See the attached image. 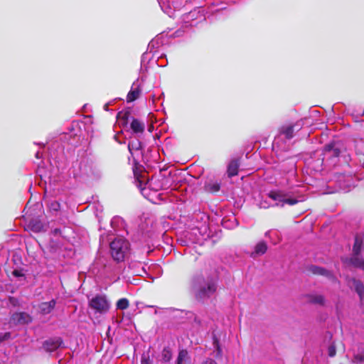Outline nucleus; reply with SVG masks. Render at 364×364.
<instances>
[{"label": "nucleus", "mask_w": 364, "mask_h": 364, "mask_svg": "<svg viewBox=\"0 0 364 364\" xmlns=\"http://www.w3.org/2000/svg\"><path fill=\"white\" fill-rule=\"evenodd\" d=\"M203 280H204L203 276L193 279V287L196 288L195 297L199 301L210 298L217 291V284L213 278L208 279L204 286L197 287Z\"/></svg>", "instance_id": "obj_1"}, {"label": "nucleus", "mask_w": 364, "mask_h": 364, "mask_svg": "<svg viewBox=\"0 0 364 364\" xmlns=\"http://www.w3.org/2000/svg\"><path fill=\"white\" fill-rule=\"evenodd\" d=\"M350 261L354 267L364 270V233L355 235Z\"/></svg>", "instance_id": "obj_2"}, {"label": "nucleus", "mask_w": 364, "mask_h": 364, "mask_svg": "<svg viewBox=\"0 0 364 364\" xmlns=\"http://www.w3.org/2000/svg\"><path fill=\"white\" fill-rule=\"evenodd\" d=\"M130 244L124 238H115L109 244L110 255L117 262L124 260L129 253Z\"/></svg>", "instance_id": "obj_3"}, {"label": "nucleus", "mask_w": 364, "mask_h": 364, "mask_svg": "<svg viewBox=\"0 0 364 364\" xmlns=\"http://www.w3.org/2000/svg\"><path fill=\"white\" fill-rule=\"evenodd\" d=\"M89 307L95 311V313H107L110 305L105 295L97 294L89 301Z\"/></svg>", "instance_id": "obj_4"}, {"label": "nucleus", "mask_w": 364, "mask_h": 364, "mask_svg": "<svg viewBox=\"0 0 364 364\" xmlns=\"http://www.w3.org/2000/svg\"><path fill=\"white\" fill-rule=\"evenodd\" d=\"M343 146L339 141H331L326 144L323 149V160L333 161L338 159L342 151Z\"/></svg>", "instance_id": "obj_5"}, {"label": "nucleus", "mask_w": 364, "mask_h": 364, "mask_svg": "<svg viewBox=\"0 0 364 364\" xmlns=\"http://www.w3.org/2000/svg\"><path fill=\"white\" fill-rule=\"evenodd\" d=\"M33 321V317L24 311L14 313L10 317V323L14 326L28 325Z\"/></svg>", "instance_id": "obj_6"}, {"label": "nucleus", "mask_w": 364, "mask_h": 364, "mask_svg": "<svg viewBox=\"0 0 364 364\" xmlns=\"http://www.w3.org/2000/svg\"><path fill=\"white\" fill-rule=\"evenodd\" d=\"M301 129V124L299 122L289 125H283L279 128V134L284 135L287 139H292L295 132H299Z\"/></svg>", "instance_id": "obj_7"}, {"label": "nucleus", "mask_w": 364, "mask_h": 364, "mask_svg": "<svg viewBox=\"0 0 364 364\" xmlns=\"http://www.w3.org/2000/svg\"><path fill=\"white\" fill-rule=\"evenodd\" d=\"M346 281L350 287H353L355 292L361 301L364 300V284L363 282L354 277H347Z\"/></svg>", "instance_id": "obj_8"}, {"label": "nucleus", "mask_w": 364, "mask_h": 364, "mask_svg": "<svg viewBox=\"0 0 364 364\" xmlns=\"http://www.w3.org/2000/svg\"><path fill=\"white\" fill-rule=\"evenodd\" d=\"M62 343L63 340L60 338H50L43 342V347L47 352H53L56 350Z\"/></svg>", "instance_id": "obj_9"}, {"label": "nucleus", "mask_w": 364, "mask_h": 364, "mask_svg": "<svg viewBox=\"0 0 364 364\" xmlns=\"http://www.w3.org/2000/svg\"><path fill=\"white\" fill-rule=\"evenodd\" d=\"M307 272L313 275H321L326 277H332V273L326 269L316 265H309L306 267Z\"/></svg>", "instance_id": "obj_10"}, {"label": "nucleus", "mask_w": 364, "mask_h": 364, "mask_svg": "<svg viewBox=\"0 0 364 364\" xmlns=\"http://www.w3.org/2000/svg\"><path fill=\"white\" fill-rule=\"evenodd\" d=\"M240 165V160L239 158L232 159L227 167V174L228 178L237 176L239 173V167Z\"/></svg>", "instance_id": "obj_11"}, {"label": "nucleus", "mask_w": 364, "mask_h": 364, "mask_svg": "<svg viewBox=\"0 0 364 364\" xmlns=\"http://www.w3.org/2000/svg\"><path fill=\"white\" fill-rule=\"evenodd\" d=\"M56 301L55 299H52L47 302H42L38 305L40 313L43 315L50 314L55 308Z\"/></svg>", "instance_id": "obj_12"}, {"label": "nucleus", "mask_w": 364, "mask_h": 364, "mask_svg": "<svg viewBox=\"0 0 364 364\" xmlns=\"http://www.w3.org/2000/svg\"><path fill=\"white\" fill-rule=\"evenodd\" d=\"M267 196L269 198L272 199L273 200H278L282 202L283 204L282 205V206H283L285 198L287 196V193L281 190H274L269 191Z\"/></svg>", "instance_id": "obj_13"}, {"label": "nucleus", "mask_w": 364, "mask_h": 364, "mask_svg": "<svg viewBox=\"0 0 364 364\" xmlns=\"http://www.w3.org/2000/svg\"><path fill=\"white\" fill-rule=\"evenodd\" d=\"M307 302L311 304L319 306L325 305V297L321 294H308L306 295Z\"/></svg>", "instance_id": "obj_14"}, {"label": "nucleus", "mask_w": 364, "mask_h": 364, "mask_svg": "<svg viewBox=\"0 0 364 364\" xmlns=\"http://www.w3.org/2000/svg\"><path fill=\"white\" fill-rule=\"evenodd\" d=\"M141 88L137 86L136 87L134 88L132 87L131 90L128 92L127 95V102H132L137 100L139 97V95L141 94Z\"/></svg>", "instance_id": "obj_15"}, {"label": "nucleus", "mask_w": 364, "mask_h": 364, "mask_svg": "<svg viewBox=\"0 0 364 364\" xmlns=\"http://www.w3.org/2000/svg\"><path fill=\"white\" fill-rule=\"evenodd\" d=\"M130 127L134 133H143L145 129L144 123L135 118L132 119Z\"/></svg>", "instance_id": "obj_16"}, {"label": "nucleus", "mask_w": 364, "mask_h": 364, "mask_svg": "<svg viewBox=\"0 0 364 364\" xmlns=\"http://www.w3.org/2000/svg\"><path fill=\"white\" fill-rule=\"evenodd\" d=\"M267 250V243L264 241L258 242L255 247L256 255H264Z\"/></svg>", "instance_id": "obj_17"}, {"label": "nucleus", "mask_w": 364, "mask_h": 364, "mask_svg": "<svg viewBox=\"0 0 364 364\" xmlns=\"http://www.w3.org/2000/svg\"><path fill=\"white\" fill-rule=\"evenodd\" d=\"M116 306L117 309L125 310L129 306V301L127 298H121L117 301Z\"/></svg>", "instance_id": "obj_18"}, {"label": "nucleus", "mask_w": 364, "mask_h": 364, "mask_svg": "<svg viewBox=\"0 0 364 364\" xmlns=\"http://www.w3.org/2000/svg\"><path fill=\"white\" fill-rule=\"evenodd\" d=\"M353 362L355 364H363L364 363V349L361 348L353 355Z\"/></svg>", "instance_id": "obj_19"}, {"label": "nucleus", "mask_w": 364, "mask_h": 364, "mask_svg": "<svg viewBox=\"0 0 364 364\" xmlns=\"http://www.w3.org/2000/svg\"><path fill=\"white\" fill-rule=\"evenodd\" d=\"M161 357L164 362L166 363L171 360L172 352L169 347H165L161 352Z\"/></svg>", "instance_id": "obj_20"}, {"label": "nucleus", "mask_w": 364, "mask_h": 364, "mask_svg": "<svg viewBox=\"0 0 364 364\" xmlns=\"http://www.w3.org/2000/svg\"><path fill=\"white\" fill-rule=\"evenodd\" d=\"M188 353L187 350H186V349L181 350L179 351L178 357H177V360H176L177 364H182L183 360H185L188 358Z\"/></svg>", "instance_id": "obj_21"}, {"label": "nucleus", "mask_w": 364, "mask_h": 364, "mask_svg": "<svg viewBox=\"0 0 364 364\" xmlns=\"http://www.w3.org/2000/svg\"><path fill=\"white\" fill-rule=\"evenodd\" d=\"M205 188L208 191L211 193H216L220 191V184L219 183H213L205 185Z\"/></svg>", "instance_id": "obj_22"}, {"label": "nucleus", "mask_w": 364, "mask_h": 364, "mask_svg": "<svg viewBox=\"0 0 364 364\" xmlns=\"http://www.w3.org/2000/svg\"><path fill=\"white\" fill-rule=\"evenodd\" d=\"M130 114H131V113L129 111L119 112L117 114V118L123 120V123L124 124H127L128 123V119H129Z\"/></svg>", "instance_id": "obj_23"}, {"label": "nucleus", "mask_w": 364, "mask_h": 364, "mask_svg": "<svg viewBox=\"0 0 364 364\" xmlns=\"http://www.w3.org/2000/svg\"><path fill=\"white\" fill-rule=\"evenodd\" d=\"M213 346L216 349V357L219 358L222 356V349L220 346L219 340L216 336H213Z\"/></svg>", "instance_id": "obj_24"}, {"label": "nucleus", "mask_w": 364, "mask_h": 364, "mask_svg": "<svg viewBox=\"0 0 364 364\" xmlns=\"http://www.w3.org/2000/svg\"><path fill=\"white\" fill-rule=\"evenodd\" d=\"M328 354L330 357H333L336 354V349L334 344H331L329 346L328 348Z\"/></svg>", "instance_id": "obj_25"}, {"label": "nucleus", "mask_w": 364, "mask_h": 364, "mask_svg": "<svg viewBox=\"0 0 364 364\" xmlns=\"http://www.w3.org/2000/svg\"><path fill=\"white\" fill-rule=\"evenodd\" d=\"M299 200L297 199H295V198H287V197L285 198V200H284V204H288L289 205H296V203H298Z\"/></svg>", "instance_id": "obj_26"}, {"label": "nucleus", "mask_w": 364, "mask_h": 364, "mask_svg": "<svg viewBox=\"0 0 364 364\" xmlns=\"http://www.w3.org/2000/svg\"><path fill=\"white\" fill-rule=\"evenodd\" d=\"M141 364H152L149 355H143L141 359Z\"/></svg>", "instance_id": "obj_27"}, {"label": "nucleus", "mask_w": 364, "mask_h": 364, "mask_svg": "<svg viewBox=\"0 0 364 364\" xmlns=\"http://www.w3.org/2000/svg\"><path fill=\"white\" fill-rule=\"evenodd\" d=\"M60 208V205L58 202L57 201H54V202H52L50 205V208L54 211H58L59 210Z\"/></svg>", "instance_id": "obj_28"}, {"label": "nucleus", "mask_w": 364, "mask_h": 364, "mask_svg": "<svg viewBox=\"0 0 364 364\" xmlns=\"http://www.w3.org/2000/svg\"><path fill=\"white\" fill-rule=\"evenodd\" d=\"M11 333H5L4 334H0V343L5 340H7L10 338Z\"/></svg>", "instance_id": "obj_29"}, {"label": "nucleus", "mask_w": 364, "mask_h": 364, "mask_svg": "<svg viewBox=\"0 0 364 364\" xmlns=\"http://www.w3.org/2000/svg\"><path fill=\"white\" fill-rule=\"evenodd\" d=\"M12 274L16 277H20L24 276V274L22 273V271L19 270V269H14L12 272Z\"/></svg>", "instance_id": "obj_30"}, {"label": "nucleus", "mask_w": 364, "mask_h": 364, "mask_svg": "<svg viewBox=\"0 0 364 364\" xmlns=\"http://www.w3.org/2000/svg\"><path fill=\"white\" fill-rule=\"evenodd\" d=\"M136 186L141 191L145 188V183H144L143 181L141 179L140 181H137V185Z\"/></svg>", "instance_id": "obj_31"}, {"label": "nucleus", "mask_w": 364, "mask_h": 364, "mask_svg": "<svg viewBox=\"0 0 364 364\" xmlns=\"http://www.w3.org/2000/svg\"><path fill=\"white\" fill-rule=\"evenodd\" d=\"M134 173L136 181H140L141 179L142 176L141 173H139L136 171H134Z\"/></svg>", "instance_id": "obj_32"}, {"label": "nucleus", "mask_w": 364, "mask_h": 364, "mask_svg": "<svg viewBox=\"0 0 364 364\" xmlns=\"http://www.w3.org/2000/svg\"><path fill=\"white\" fill-rule=\"evenodd\" d=\"M203 364H217L216 362L212 359L207 360Z\"/></svg>", "instance_id": "obj_33"}, {"label": "nucleus", "mask_w": 364, "mask_h": 364, "mask_svg": "<svg viewBox=\"0 0 364 364\" xmlns=\"http://www.w3.org/2000/svg\"><path fill=\"white\" fill-rule=\"evenodd\" d=\"M53 232L54 235H58L61 233V230L59 228H55L53 230Z\"/></svg>", "instance_id": "obj_34"}]
</instances>
